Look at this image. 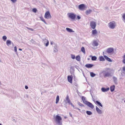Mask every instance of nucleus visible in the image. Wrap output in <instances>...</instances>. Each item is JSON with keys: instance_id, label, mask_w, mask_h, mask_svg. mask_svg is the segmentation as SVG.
Listing matches in <instances>:
<instances>
[{"instance_id": "nucleus-31", "label": "nucleus", "mask_w": 125, "mask_h": 125, "mask_svg": "<svg viewBox=\"0 0 125 125\" xmlns=\"http://www.w3.org/2000/svg\"><path fill=\"white\" fill-rule=\"evenodd\" d=\"M40 18L41 19V20L42 21L44 22L45 24H47V23L45 21L44 19H43V18L42 17H40Z\"/></svg>"}, {"instance_id": "nucleus-38", "label": "nucleus", "mask_w": 125, "mask_h": 125, "mask_svg": "<svg viewBox=\"0 0 125 125\" xmlns=\"http://www.w3.org/2000/svg\"><path fill=\"white\" fill-rule=\"evenodd\" d=\"M71 57L73 59H74L75 58V55L71 54Z\"/></svg>"}, {"instance_id": "nucleus-60", "label": "nucleus", "mask_w": 125, "mask_h": 125, "mask_svg": "<svg viewBox=\"0 0 125 125\" xmlns=\"http://www.w3.org/2000/svg\"><path fill=\"white\" fill-rule=\"evenodd\" d=\"M67 118V117H66V116H65V117H64V118H65V119H66V118Z\"/></svg>"}, {"instance_id": "nucleus-64", "label": "nucleus", "mask_w": 125, "mask_h": 125, "mask_svg": "<svg viewBox=\"0 0 125 125\" xmlns=\"http://www.w3.org/2000/svg\"><path fill=\"white\" fill-rule=\"evenodd\" d=\"M0 125H2V124H1V123H0Z\"/></svg>"}, {"instance_id": "nucleus-19", "label": "nucleus", "mask_w": 125, "mask_h": 125, "mask_svg": "<svg viewBox=\"0 0 125 125\" xmlns=\"http://www.w3.org/2000/svg\"><path fill=\"white\" fill-rule=\"evenodd\" d=\"M104 57L105 59L108 61L110 62H112V60L109 58L107 56L105 55H104Z\"/></svg>"}, {"instance_id": "nucleus-10", "label": "nucleus", "mask_w": 125, "mask_h": 125, "mask_svg": "<svg viewBox=\"0 0 125 125\" xmlns=\"http://www.w3.org/2000/svg\"><path fill=\"white\" fill-rule=\"evenodd\" d=\"M108 25L109 27L112 29H114L115 27L114 23L112 22H110L108 24Z\"/></svg>"}, {"instance_id": "nucleus-16", "label": "nucleus", "mask_w": 125, "mask_h": 125, "mask_svg": "<svg viewBox=\"0 0 125 125\" xmlns=\"http://www.w3.org/2000/svg\"><path fill=\"white\" fill-rule=\"evenodd\" d=\"M66 101L65 102L66 104L68 103L69 104L71 102L69 98V96L68 95H67L66 97Z\"/></svg>"}, {"instance_id": "nucleus-24", "label": "nucleus", "mask_w": 125, "mask_h": 125, "mask_svg": "<svg viewBox=\"0 0 125 125\" xmlns=\"http://www.w3.org/2000/svg\"><path fill=\"white\" fill-rule=\"evenodd\" d=\"M92 10L89 9L88 10H87L86 11L85 13L87 15H88L90 14L92 12Z\"/></svg>"}, {"instance_id": "nucleus-3", "label": "nucleus", "mask_w": 125, "mask_h": 125, "mask_svg": "<svg viewBox=\"0 0 125 125\" xmlns=\"http://www.w3.org/2000/svg\"><path fill=\"white\" fill-rule=\"evenodd\" d=\"M104 72H105V73H104V77H109L110 76H112L111 72H106V71H103L102 72V73H104Z\"/></svg>"}, {"instance_id": "nucleus-9", "label": "nucleus", "mask_w": 125, "mask_h": 125, "mask_svg": "<svg viewBox=\"0 0 125 125\" xmlns=\"http://www.w3.org/2000/svg\"><path fill=\"white\" fill-rule=\"evenodd\" d=\"M73 77L72 75H68L67 76V79L68 82L72 83Z\"/></svg>"}, {"instance_id": "nucleus-52", "label": "nucleus", "mask_w": 125, "mask_h": 125, "mask_svg": "<svg viewBox=\"0 0 125 125\" xmlns=\"http://www.w3.org/2000/svg\"><path fill=\"white\" fill-rule=\"evenodd\" d=\"M123 59H125V54L123 56Z\"/></svg>"}, {"instance_id": "nucleus-62", "label": "nucleus", "mask_w": 125, "mask_h": 125, "mask_svg": "<svg viewBox=\"0 0 125 125\" xmlns=\"http://www.w3.org/2000/svg\"><path fill=\"white\" fill-rule=\"evenodd\" d=\"M104 52H103V55H104Z\"/></svg>"}, {"instance_id": "nucleus-1", "label": "nucleus", "mask_w": 125, "mask_h": 125, "mask_svg": "<svg viewBox=\"0 0 125 125\" xmlns=\"http://www.w3.org/2000/svg\"><path fill=\"white\" fill-rule=\"evenodd\" d=\"M69 17L73 20H74L76 17V15L73 13H69L68 14Z\"/></svg>"}, {"instance_id": "nucleus-27", "label": "nucleus", "mask_w": 125, "mask_h": 125, "mask_svg": "<svg viewBox=\"0 0 125 125\" xmlns=\"http://www.w3.org/2000/svg\"><path fill=\"white\" fill-rule=\"evenodd\" d=\"M93 44L94 46H97L98 45V43L96 41H94L93 42Z\"/></svg>"}, {"instance_id": "nucleus-36", "label": "nucleus", "mask_w": 125, "mask_h": 125, "mask_svg": "<svg viewBox=\"0 0 125 125\" xmlns=\"http://www.w3.org/2000/svg\"><path fill=\"white\" fill-rule=\"evenodd\" d=\"M32 11L34 13H36L37 11V9L36 8H34L32 9Z\"/></svg>"}, {"instance_id": "nucleus-48", "label": "nucleus", "mask_w": 125, "mask_h": 125, "mask_svg": "<svg viewBox=\"0 0 125 125\" xmlns=\"http://www.w3.org/2000/svg\"><path fill=\"white\" fill-rule=\"evenodd\" d=\"M123 70L124 71H125V66L123 67Z\"/></svg>"}, {"instance_id": "nucleus-33", "label": "nucleus", "mask_w": 125, "mask_h": 125, "mask_svg": "<svg viewBox=\"0 0 125 125\" xmlns=\"http://www.w3.org/2000/svg\"><path fill=\"white\" fill-rule=\"evenodd\" d=\"M78 104L81 107H84V106L80 102H77Z\"/></svg>"}, {"instance_id": "nucleus-34", "label": "nucleus", "mask_w": 125, "mask_h": 125, "mask_svg": "<svg viewBox=\"0 0 125 125\" xmlns=\"http://www.w3.org/2000/svg\"><path fill=\"white\" fill-rule=\"evenodd\" d=\"M2 39L4 41H5L7 39V37L5 35L3 36H2Z\"/></svg>"}, {"instance_id": "nucleus-47", "label": "nucleus", "mask_w": 125, "mask_h": 125, "mask_svg": "<svg viewBox=\"0 0 125 125\" xmlns=\"http://www.w3.org/2000/svg\"><path fill=\"white\" fill-rule=\"evenodd\" d=\"M69 114L72 117H73V116L72 114L70 112H69Z\"/></svg>"}, {"instance_id": "nucleus-49", "label": "nucleus", "mask_w": 125, "mask_h": 125, "mask_svg": "<svg viewBox=\"0 0 125 125\" xmlns=\"http://www.w3.org/2000/svg\"><path fill=\"white\" fill-rule=\"evenodd\" d=\"M25 88L26 89H28V87L27 85H25Z\"/></svg>"}, {"instance_id": "nucleus-26", "label": "nucleus", "mask_w": 125, "mask_h": 125, "mask_svg": "<svg viewBox=\"0 0 125 125\" xmlns=\"http://www.w3.org/2000/svg\"><path fill=\"white\" fill-rule=\"evenodd\" d=\"M59 96L58 95H57L56 97V100L55 103L56 104H57L59 101Z\"/></svg>"}, {"instance_id": "nucleus-57", "label": "nucleus", "mask_w": 125, "mask_h": 125, "mask_svg": "<svg viewBox=\"0 0 125 125\" xmlns=\"http://www.w3.org/2000/svg\"><path fill=\"white\" fill-rule=\"evenodd\" d=\"M77 110H79V111H80V109H79V108H77Z\"/></svg>"}, {"instance_id": "nucleus-53", "label": "nucleus", "mask_w": 125, "mask_h": 125, "mask_svg": "<svg viewBox=\"0 0 125 125\" xmlns=\"http://www.w3.org/2000/svg\"><path fill=\"white\" fill-rule=\"evenodd\" d=\"M77 108H77L75 107H74V109H77Z\"/></svg>"}, {"instance_id": "nucleus-17", "label": "nucleus", "mask_w": 125, "mask_h": 125, "mask_svg": "<svg viewBox=\"0 0 125 125\" xmlns=\"http://www.w3.org/2000/svg\"><path fill=\"white\" fill-rule=\"evenodd\" d=\"M87 105L92 109H93L94 107V106L93 104L89 102Z\"/></svg>"}, {"instance_id": "nucleus-41", "label": "nucleus", "mask_w": 125, "mask_h": 125, "mask_svg": "<svg viewBox=\"0 0 125 125\" xmlns=\"http://www.w3.org/2000/svg\"><path fill=\"white\" fill-rule=\"evenodd\" d=\"M122 17L124 20H125V14H123V15L122 16Z\"/></svg>"}, {"instance_id": "nucleus-32", "label": "nucleus", "mask_w": 125, "mask_h": 125, "mask_svg": "<svg viewBox=\"0 0 125 125\" xmlns=\"http://www.w3.org/2000/svg\"><path fill=\"white\" fill-rule=\"evenodd\" d=\"M81 51L84 54H85V49L83 47H82L81 48Z\"/></svg>"}, {"instance_id": "nucleus-4", "label": "nucleus", "mask_w": 125, "mask_h": 125, "mask_svg": "<svg viewBox=\"0 0 125 125\" xmlns=\"http://www.w3.org/2000/svg\"><path fill=\"white\" fill-rule=\"evenodd\" d=\"M90 26L93 29H94L96 26V22L94 21H91L90 23Z\"/></svg>"}, {"instance_id": "nucleus-28", "label": "nucleus", "mask_w": 125, "mask_h": 125, "mask_svg": "<svg viewBox=\"0 0 125 125\" xmlns=\"http://www.w3.org/2000/svg\"><path fill=\"white\" fill-rule=\"evenodd\" d=\"M86 113L89 115H91L92 114V112L89 111H87Z\"/></svg>"}, {"instance_id": "nucleus-59", "label": "nucleus", "mask_w": 125, "mask_h": 125, "mask_svg": "<svg viewBox=\"0 0 125 125\" xmlns=\"http://www.w3.org/2000/svg\"><path fill=\"white\" fill-rule=\"evenodd\" d=\"M87 60H90V58H87Z\"/></svg>"}, {"instance_id": "nucleus-42", "label": "nucleus", "mask_w": 125, "mask_h": 125, "mask_svg": "<svg viewBox=\"0 0 125 125\" xmlns=\"http://www.w3.org/2000/svg\"><path fill=\"white\" fill-rule=\"evenodd\" d=\"M81 17L79 15H77V18L78 20H80L81 19Z\"/></svg>"}, {"instance_id": "nucleus-20", "label": "nucleus", "mask_w": 125, "mask_h": 125, "mask_svg": "<svg viewBox=\"0 0 125 125\" xmlns=\"http://www.w3.org/2000/svg\"><path fill=\"white\" fill-rule=\"evenodd\" d=\"M115 87V86L114 85L111 86L110 87V90L111 92H112L114 91Z\"/></svg>"}, {"instance_id": "nucleus-8", "label": "nucleus", "mask_w": 125, "mask_h": 125, "mask_svg": "<svg viewBox=\"0 0 125 125\" xmlns=\"http://www.w3.org/2000/svg\"><path fill=\"white\" fill-rule=\"evenodd\" d=\"M43 42H44L46 47H47L48 45L49 42L46 39H43Z\"/></svg>"}, {"instance_id": "nucleus-22", "label": "nucleus", "mask_w": 125, "mask_h": 125, "mask_svg": "<svg viewBox=\"0 0 125 125\" xmlns=\"http://www.w3.org/2000/svg\"><path fill=\"white\" fill-rule=\"evenodd\" d=\"M99 60L101 61H105V58L102 56H100L99 57Z\"/></svg>"}, {"instance_id": "nucleus-15", "label": "nucleus", "mask_w": 125, "mask_h": 125, "mask_svg": "<svg viewBox=\"0 0 125 125\" xmlns=\"http://www.w3.org/2000/svg\"><path fill=\"white\" fill-rule=\"evenodd\" d=\"M109 89V87H107L106 88L104 87H102L101 88V90L103 92H105L107 91Z\"/></svg>"}, {"instance_id": "nucleus-46", "label": "nucleus", "mask_w": 125, "mask_h": 125, "mask_svg": "<svg viewBox=\"0 0 125 125\" xmlns=\"http://www.w3.org/2000/svg\"><path fill=\"white\" fill-rule=\"evenodd\" d=\"M28 28V29L29 30H30L31 31H33V29H32L31 28Z\"/></svg>"}, {"instance_id": "nucleus-39", "label": "nucleus", "mask_w": 125, "mask_h": 125, "mask_svg": "<svg viewBox=\"0 0 125 125\" xmlns=\"http://www.w3.org/2000/svg\"><path fill=\"white\" fill-rule=\"evenodd\" d=\"M14 51L16 53H17V48L16 46H15L14 47Z\"/></svg>"}, {"instance_id": "nucleus-2", "label": "nucleus", "mask_w": 125, "mask_h": 125, "mask_svg": "<svg viewBox=\"0 0 125 125\" xmlns=\"http://www.w3.org/2000/svg\"><path fill=\"white\" fill-rule=\"evenodd\" d=\"M44 18L46 19H50L51 18V16L49 11H47L45 13Z\"/></svg>"}, {"instance_id": "nucleus-6", "label": "nucleus", "mask_w": 125, "mask_h": 125, "mask_svg": "<svg viewBox=\"0 0 125 125\" xmlns=\"http://www.w3.org/2000/svg\"><path fill=\"white\" fill-rule=\"evenodd\" d=\"M114 51V49L113 48H108L107 49L106 51V52L108 53H112Z\"/></svg>"}, {"instance_id": "nucleus-44", "label": "nucleus", "mask_w": 125, "mask_h": 125, "mask_svg": "<svg viewBox=\"0 0 125 125\" xmlns=\"http://www.w3.org/2000/svg\"><path fill=\"white\" fill-rule=\"evenodd\" d=\"M122 62L123 63H124V64H125V59H123Z\"/></svg>"}, {"instance_id": "nucleus-21", "label": "nucleus", "mask_w": 125, "mask_h": 125, "mask_svg": "<svg viewBox=\"0 0 125 125\" xmlns=\"http://www.w3.org/2000/svg\"><path fill=\"white\" fill-rule=\"evenodd\" d=\"M11 43L12 44H13L10 40H8L7 41L6 43L7 45L9 46L11 44Z\"/></svg>"}, {"instance_id": "nucleus-11", "label": "nucleus", "mask_w": 125, "mask_h": 125, "mask_svg": "<svg viewBox=\"0 0 125 125\" xmlns=\"http://www.w3.org/2000/svg\"><path fill=\"white\" fill-rule=\"evenodd\" d=\"M53 52H57L58 51L57 47L55 43H54Z\"/></svg>"}, {"instance_id": "nucleus-61", "label": "nucleus", "mask_w": 125, "mask_h": 125, "mask_svg": "<svg viewBox=\"0 0 125 125\" xmlns=\"http://www.w3.org/2000/svg\"><path fill=\"white\" fill-rule=\"evenodd\" d=\"M105 8H106V9H108V7H106Z\"/></svg>"}, {"instance_id": "nucleus-55", "label": "nucleus", "mask_w": 125, "mask_h": 125, "mask_svg": "<svg viewBox=\"0 0 125 125\" xmlns=\"http://www.w3.org/2000/svg\"><path fill=\"white\" fill-rule=\"evenodd\" d=\"M72 106L73 107V108L75 106H74V105L73 104V105H72Z\"/></svg>"}, {"instance_id": "nucleus-58", "label": "nucleus", "mask_w": 125, "mask_h": 125, "mask_svg": "<svg viewBox=\"0 0 125 125\" xmlns=\"http://www.w3.org/2000/svg\"><path fill=\"white\" fill-rule=\"evenodd\" d=\"M13 121H15V122H16V120H15L14 119H13Z\"/></svg>"}, {"instance_id": "nucleus-7", "label": "nucleus", "mask_w": 125, "mask_h": 125, "mask_svg": "<svg viewBox=\"0 0 125 125\" xmlns=\"http://www.w3.org/2000/svg\"><path fill=\"white\" fill-rule=\"evenodd\" d=\"M85 7V5L84 4H81L78 6V8L80 10H83Z\"/></svg>"}, {"instance_id": "nucleus-54", "label": "nucleus", "mask_w": 125, "mask_h": 125, "mask_svg": "<svg viewBox=\"0 0 125 125\" xmlns=\"http://www.w3.org/2000/svg\"><path fill=\"white\" fill-rule=\"evenodd\" d=\"M19 50L20 51H21L22 50V49L21 48H19Z\"/></svg>"}, {"instance_id": "nucleus-45", "label": "nucleus", "mask_w": 125, "mask_h": 125, "mask_svg": "<svg viewBox=\"0 0 125 125\" xmlns=\"http://www.w3.org/2000/svg\"><path fill=\"white\" fill-rule=\"evenodd\" d=\"M75 67L77 69H78V68H79L78 66L77 65H76L75 66Z\"/></svg>"}, {"instance_id": "nucleus-13", "label": "nucleus", "mask_w": 125, "mask_h": 125, "mask_svg": "<svg viewBox=\"0 0 125 125\" xmlns=\"http://www.w3.org/2000/svg\"><path fill=\"white\" fill-rule=\"evenodd\" d=\"M94 66L93 64H85V66L87 68H91Z\"/></svg>"}, {"instance_id": "nucleus-14", "label": "nucleus", "mask_w": 125, "mask_h": 125, "mask_svg": "<svg viewBox=\"0 0 125 125\" xmlns=\"http://www.w3.org/2000/svg\"><path fill=\"white\" fill-rule=\"evenodd\" d=\"M113 81L115 84L117 85L118 84V81L117 78L113 76Z\"/></svg>"}, {"instance_id": "nucleus-40", "label": "nucleus", "mask_w": 125, "mask_h": 125, "mask_svg": "<svg viewBox=\"0 0 125 125\" xmlns=\"http://www.w3.org/2000/svg\"><path fill=\"white\" fill-rule=\"evenodd\" d=\"M70 69L71 70H73V72L74 71V67L72 66H71L70 67Z\"/></svg>"}, {"instance_id": "nucleus-50", "label": "nucleus", "mask_w": 125, "mask_h": 125, "mask_svg": "<svg viewBox=\"0 0 125 125\" xmlns=\"http://www.w3.org/2000/svg\"><path fill=\"white\" fill-rule=\"evenodd\" d=\"M54 43H54L52 41V42H51V45H52L53 44H54Z\"/></svg>"}, {"instance_id": "nucleus-37", "label": "nucleus", "mask_w": 125, "mask_h": 125, "mask_svg": "<svg viewBox=\"0 0 125 125\" xmlns=\"http://www.w3.org/2000/svg\"><path fill=\"white\" fill-rule=\"evenodd\" d=\"M83 103H84L86 105H87L88 104V103L89 102L86 101L85 100L84 101V102H83Z\"/></svg>"}, {"instance_id": "nucleus-5", "label": "nucleus", "mask_w": 125, "mask_h": 125, "mask_svg": "<svg viewBox=\"0 0 125 125\" xmlns=\"http://www.w3.org/2000/svg\"><path fill=\"white\" fill-rule=\"evenodd\" d=\"M90 94L93 99H94V100H93V101H94L95 103L96 104L98 105L99 106H100L101 107H102L103 106V105L100 102L98 101H94V99L93 98V96L91 92H90Z\"/></svg>"}, {"instance_id": "nucleus-12", "label": "nucleus", "mask_w": 125, "mask_h": 125, "mask_svg": "<svg viewBox=\"0 0 125 125\" xmlns=\"http://www.w3.org/2000/svg\"><path fill=\"white\" fill-rule=\"evenodd\" d=\"M96 110L97 112L99 114H101L102 113V111L101 110L99 109L97 106H96Z\"/></svg>"}, {"instance_id": "nucleus-43", "label": "nucleus", "mask_w": 125, "mask_h": 125, "mask_svg": "<svg viewBox=\"0 0 125 125\" xmlns=\"http://www.w3.org/2000/svg\"><path fill=\"white\" fill-rule=\"evenodd\" d=\"M13 3L15 2L17 0H10Z\"/></svg>"}, {"instance_id": "nucleus-63", "label": "nucleus", "mask_w": 125, "mask_h": 125, "mask_svg": "<svg viewBox=\"0 0 125 125\" xmlns=\"http://www.w3.org/2000/svg\"><path fill=\"white\" fill-rule=\"evenodd\" d=\"M65 107H66V108H67V107L66 105H65Z\"/></svg>"}, {"instance_id": "nucleus-51", "label": "nucleus", "mask_w": 125, "mask_h": 125, "mask_svg": "<svg viewBox=\"0 0 125 125\" xmlns=\"http://www.w3.org/2000/svg\"><path fill=\"white\" fill-rule=\"evenodd\" d=\"M69 104H70L71 105V106H72V105H73V104H72V103L71 102Z\"/></svg>"}, {"instance_id": "nucleus-18", "label": "nucleus", "mask_w": 125, "mask_h": 125, "mask_svg": "<svg viewBox=\"0 0 125 125\" xmlns=\"http://www.w3.org/2000/svg\"><path fill=\"white\" fill-rule=\"evenodd\" d=\"M89 57L91 58V60L93 61H96L97 59V57L95 56H93L92 55H90Z\"/></svg>"}, {"instance_id": "nucleus-35", "label": "nucleus", "mask_w": 125, "mask_h": 125, "mask_svg": "<svg viewBox=\"0 0 125 125\" xmlns=\"http://www.w3.org/2000/svg\"><path fill=\"white\" fill-rule=\"evenodd\" d=\"M81 99H82V100L83 101V102H84V101L85 100L86 98L84 96H82Z\"/></svg>"}, {"instance_id": "nucleus-29", "label": "nucleus", "mask_w": 125, "mask_h": 125, "mask_svg": "<svg viewBox=\"0 0 125 125\" xmlns=\"http://www.w3.org/2000/svg\"><path fill=\"white\" fill-rule=\"evenodd\" d=\"M76 59L78 61H80V60L81 57L79 55L77 56L76 57Z\"/></svg>"}, {"instance_id": "nucleus-23", "label": "nucleus", "mask_w": 125, "mask_h": 125, "mask_svg": "<svg viewBox=\"0 0 125 125\" xmlns=\"http://www.w3.org/2000/svg\"><path fill=\"white\" fill-rule=\"evenodd\" d=\"M66 30L68 32H74V31H73L72 29L68 28H66Z\"/></svg>"}, {"instance_id": "nucleus-56", "label": "nucleus", "mask_w": 125, "mask_h": 125, "mask_svg": "<svg viewBox=\"0 0 125 125\" xmlns=\"http://www.w3.org/2000/svg\"><path fill=\"white\" fill-rule=\"evenodd\" d=\"M109 69H110L108 68H106V70H109Z\"/></svg>"}, {"instance_id": "nucleus-30", "label": "nucleus", "mask_w": 125, "mask_h": 125, "mask_svg": "<svg viewBox=\"0 0 125 125\" xmlns=\"http://www.w3.org/2000/svg\"><path fill=\"white\" fill-rule=\"evenodd\" d=\"M90 75L92 77H94L95 76L96 74L93 72H91L90 73Z\"/></svg>"}, {"instance_id": "nucleus-25", "label": "nucleus", "mask_w": 125, "mask_h": 125, "mask_svg": "<svg viewBox=\"0 0 125 125\" xmlns=\"http://www.w3.org/2000/svg\"><path fill=\"white\" fill-rule=\"evenodd\" d=\"M97 33V31L96 29L92 31V34L94 35Z\"/></svg>"}]
</instances>
